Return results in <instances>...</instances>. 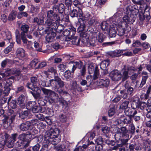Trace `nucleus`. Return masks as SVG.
<instances>
[{
  "label": "nucleus",
  "instance_id": "nucleus-23",
  "mask_svg": "<svg viewBox=\"0 0 151 151\" xmlns=\"http://www.w3.org/2000/svg\"><path fill=\"white\" fill-rule=\"evenodd\" d=\"M69 64H73L72 71L73 72L76 68H78L81 69V68L84 66L83 63L81 61H78L76 62H70Z\"/></svg>",
  "mask_w": 151,
  "mask_h": 151
},
{
  "label": "nucleus",
  "instance_id": "nucleus-21",
  "mask_svg": "<svg viewBox=\"0 0 151 151\" xmlns=\"http://www.w3.org/2000/svg\"><path fill=\"white\" fill-rule=\"evenodd\" d=\"M78 23L79 24V26L77 30L78 32H80V34L81 37H82L83 38L86 35L85 34H83V32L86 27L85 23L83 21H81L79 20H78Z\"/></svg>",
  "mask_w": 151,
  "mask_h": 151
},
{
  "label": "nucleus",
  "instance_id": "nucleus-24",
  "mask_svg": "<svg viewBox=\"0 0 151 151\" xmlns=\"http://www.w3.org/2000/svg\"><path fill=\"white\" fill-rule=\"evenodd\" d=\"M30 123L27 121L25 123H22L19 126L20 129L22 131H26L28 130H32V127Z\"/></svg>",
  "mask_w": 151,
  "mask_h": 151
},
{
  "label": "nucleus",
  "instance_id": "nucleus-42",
  "mask_svg": "<svg viewBox=\"0 0 151 151\" xmlns=\"http://www.w3.org/2000/svg\"><path fill=\"white\" fill-rule=\"evenodd\" d=\"M95 136V134L94 132H88L85 137V138L87 139L88 138V141L89 142L90 140L93 139Z\"/></svg>",
  "mask_w": 151,
  "mask_h": 151
},
{
  "label": "nucleus",
  "instance_id": "nucleus-12",
  "mask_svg": "<svg viewBox=\"0 0 151 151\" xmlns=\"http://www.w3.org/2000/svg\"><path fill=\"white\" fill-rule=\"evenodd\" d=\"M136 70L137 69L133 67H130L125 69L123 74L122 81H124L128 78V73L130 75Z\"/></svg>",
  "mask_w": 151,
  "mask_h": 151
},
{
  "label": "nucleus",
  "instance_id": "nucleus-10",
  "mask_svg": "<svg viewBox=\"0 0 151 151\" xmlns=\"http://www.w3.org/2000/svg\"><path fill=\"white\" fill-rule=\"evenodd\" d=\"M126 15L123 17L122 18L123 21H122V20L119 18H118L116 20L117 21V20H118L120 19L121 20L122 22H124L126 24H126H132L135 20V17L131 15L127 14H126Z\"/></svg>",
  "mask_w": 151,
  "mask_h": 151
},
{
  "label": "nucleus",
  "instance_id": "nucleus-50",
  "mask_svg": "<svg viewBox=\"0 0 151 151\" xmlns=\"http://www.w3.org/2000/svg\"><path fill=\"white\" fill-rule=\"evenodd\" d=\"M123 51L122 50H115L112 52L111 54L112 56L119 57L123 53Z\"/></svg>",
  "mask_w": 151,
  "mask_h": 151
},
{
  "label": "nucleus",
  "instance_id": "nucleus-32",
  "mask_svg": "<svg viewBox=\"0 0 151 151\" xmlns=\"http://www.w3.org/2000/svg\"><path fill=\"white\" fill-rule=\"evenodd\" d=\"M147 74V73L145 71H143L142 73V74L145 76H142V79L140 85V87H142L145 84L147 79L148 77Z\"/></svg>",
  "mask_w": 151,
  "mask_h": 151
},
{
  "label": "nucleus",
  "instance_id": "nucleus-46",
  "mask_svg": "<svg viewBox=\"0 0 151 151\" xmlns=\"http://www.w3.org/2000/svg\"><path fill=\"white\" fill-rule=\"evenodd\" d=\"M64 76L65 78L68 81L72 77L73 75L71 74L70 70H66L64 73Z\"/></svg>",
  "mask_w": 151,
  "mask_h": 151
},
{
  "label": "nucleus",
  "instance_id": "nucleus-61",
  "mask_svg": "<svg viewBox=\"0 0 151 151\" xmlns=\"http://www.w3.org/2000/svg\"><path fill=\"white\" fill-rule=\"evenodd\" d=\"M11 74H16L17 75H19L20 73V70L16 68H12L10 70Z\"/></svg>",
  "mask_w": 151,
  "mask_h": 151
},
{
  "label": "nucleus",
  "instance_id": "nucleus-16",
  "mask_svg": "<svg viewBox=\"0 0 151 151\" xmlns=\"http://www.w3.org/2000/svg\"><path fill=\"white\" fill-rule=\"evenodd\" d=\"M79 13L80 18L78 20L83 21L84 22L88 20L91 16L89 13L88 12H85L83 14L82 11L81 9H80L79 10Z\"/></svg>",
  "mask_w": 151,
  "mask_h": 151
},
{
  "label": "nucleus",
  "instance_id": "nucleus-27",
  "mask_svg": "<svg viewBox=\"0 0 151 151\" xmlns=\"http://www.w3.org/2000/svg\"><path fill=\"white\" fill-rule=\"evenodd\" d=\"M116 27L114 24H113L112 27H111L107 32L105 33L108 34L111 37H114L116 35V32L115 28Z\"/></svg>",
  "mask_w": 151,
  "mask_h": 151
},
{
  "label": "nucleus",
  "instance_id": "nucleus-57",
  "mask_svg": "<svg viewBox=\"0 0 151 151\" xmlns=\"http://www.w3.org/2000/svg\"><path fill=\"white\" fill-rule=\"evenodd\" d=\"M65 4L68 8V10L71 9V6L72 4V0H65Z\"/></svg>",
  "mask_w": 151,
  "mask_h": 151
},
{
  "label": "nucleus",
  "instance_id": "nucleus-48",
  "mask_svg": "<svg viewBox=\"0 0 151 151\" xmlns=\"http://www.w3.org/2000/svg\"><path fill=\"white\" fill-rule=\"evenodd\" d=\"M29 122L30 123V125L32 127V129H33V126H37V127L39 122L38 120L36 119H32Z\"/></svg>",
  "mask_w": 151,
  "mask_h": 151
},
{
  "label": "nucleus",
  "instance_id": "nucleus-47",
  "mask_svg": "<svg viewBox=\"0 0 151 151\" xmlns=\"http://www.w3.org/2000/svg\"><path fill=\"white\" fill-rule=\"evenodd\" d=\"M14 43V42L10 43L9 45L5 49L4 52L6 54H7L12 51Z\"/></svg>",
  "mask_w": 151,
  "mask_h": 151
},
{
  "label": "nucleus",
  "instance_id": "nucleus-15",
  "mask_svg": "<svg viewBox=\"0 0 151 151\" xmlns=\"http://www.w3.org/2000/svg\"><path fill=\"white\" fill-rule=\"evenodd\" d=\"M4 93L6 95H8L10 90V87L12 85V81L9 79H8L4 81Z\"/></svg>",
  "mask_w": 151,
  "mask_h": 151
},
{
  "label": "nucleus",
  "instance_id": "nucleus-3",
  "mask_svg": "<svg viewBox=\"0 0 151 151\" xmlns=\"http://www.w3.org/2000/svg\"><path fill=\"white\" fill-rule=\"evenodd\" d=\"M41 90L45 95V98L50 103L52 104L55 101V98L58 96V95L53 91L45 88H42Z\"/></svg>",
  "mask_w": 151,
  "mask_h": 151
},
{
  "label": "nucleus",
  "instance_id": "nucleus-1",
  "mask_svg": "<svg viewBox=\"0 0 151 151\" xmlns=\"http://www.w3.org/2000/svg\"><path fill=\"white\" fill-rule=\"evenodd\" d=\"M38 140L43 144L40 151H48V145L51 144L55 145L60 141L58 137V134L52 128L46 132L44 137L42 135L39 136Z\"/></svg>",
  "mask_w": 151,
  "mask_h": 151
},
{
  "label": "nucleus",
  "instance_id": "nucleus-7",
  "mask_svg": "<svg viewBox=\"0 0 151 151\" xmlns=\"http://www.w3.org/2000/svg\"><path fill=\"white\" fill-rule=\"evenodd\" d=\"M47 71L53 73L54 75V79H53V80H55L60 85L62 86H63V81L58 76L55 67H53L51 66H49L48 68Z\"/></svg>",
  "mask_w": 151,
  "mask_h": 151
},
{
  "label": "nucleus",
  "instance_id": "nucleus-52",
  "mask_svg": "<svg viewBox=\"0 0 151 151\" xmlns=\"http://www.w3.org/2000/svg\"><path fill=\"white\" fill-rule=\"evenodd\" d=\"M87 147V146L86 145H84L82 146H80L76 148L73 151H85Z\"/></svg>",
  "mask_w": 151,
  "mask_h": 151
},
{
  "label": "nucleus",
  "instance_id": "nucleus-41",
  "mask_svg": "<svg viewBox=\"0 0 151 151\" xmlns=\"http://www.w3.org/2000/svg\"><path fill=\"white\" fill-rule=\"evenodd\" d=\"M129 101H125L121 105V108L122 109H124V112L126 114H128L127 109L128 108Z\"/></svg>",
  "mask_w": 151,
  "mask_h": 151
},
{
  "label": "nucleus",
  "instance_id": "nucleus-9",
  "mask_svg": "<svg viewBox=\"0 0 151 151\" xmlns=\"http://www.w3.org/2000/svg\"><path fill=\"white\" fill-rule=\"evenodd\" d=\"M128 133V130L125 127H122L121 128H117L115 136L116 137L119 136L120 137L129 138V136Z\"/></svg>",
  "mask_w": 151,
  "mask_h": 151
},
{
  "label": "nucleus",
  "instance_id": "nucleus-40",
  "mask_svg": "<svg viewBox=\"0 0 151 151\" xmlns=\"http://www.w3.org/2000/svg\"><path fill=\"white\" fill-rule=\"evenodd\" d=\"M9 137V135L6 133H3L0 137V141L4 142L6 144V142L8 141V138Z\"/></svg>",
  "mask_w": 151,
  "mask_h": 151
},
{
  "label": "nucleus",
  "instance_id": "nucleus-20",
  "mask_svg": "<svg viewBox=\"0 0 151 151\" xmlns=\"http://www.w3.org/2000/svg\"><path fill=\"white\" fill-rule=\"evenodd\" d=\"M17 136V134L14 133L12 134L10 137L9 136L7 145L9 148H12L13 146L14 143L16 141Z\"/></svg>",
  "mask_w": 151,
  "mask_h": 151
},
{
  "label": "nucleus",
  "instance_id": "nucleus-30",
  "mask_svg": "<svg viewBox=\"0 0 151 151\" xmlns=\"http://www.w3.org/2000/svg\"><path fill=\"white\" fill-rule=\"evenodd\" d=\"M61 20H60L58 22H56L57 24V25L55 26L54 29L52 30L53 31H55V32H60L64 29V26L63 25L61 24H60V22Z\"/></svg>",
  "mask_w": 151,
  "mask_h": 151
},
{
  "label": "nucleus",
  "instance_id": "nucleus-25",
  "mask_svg": "<svg viewBox=\"0 0 151 151\" xmlns=\"http://www.w3.org/2000/svg\"><path fill=\"white\" fill-rule=\"evenodd\" d=\"M110 80L108 79H99L98 81L97 84L98 86L101 87H107L109 84Z\"/></svg>",
  "mask_w": 151,
  "mask_h": 151
},
{
  "label": "nucleus",
  "instance_id": "nucleus-8",
  "mask_svg": "<svg viewBox=\"0 0 151 151\" xmlns=\"http://www.w3.org/2000/svg\"><path fill=\"white\" fill-rule=\"evenodd\" d=\"M76 32V29L74 27H71L68 29L65 30L63 32V35L64 36H68V38L72 40H77V36H75L74 35Z\"/></svg>",
  "mask_w": 151,
  "mask_h": 151
},
{
  "label": "nucleus",
  "instance_id": "nucleus-34",
  "mask_svg": "<svg viewBox=\"0 0 151 151\" xmlns=\"http://www.w3.org/2000/svg\"><path fill=\"white\" fill-rule=\"evenodd\" d=\"M80 9H78V12H77V10L75 9H73L72 10H71V9H70L68 10V12L70 14V16L72 17H79V10Z\"/></svg>",
  "mask_w": 151,
  "mask_h": 151
},
{
  "label": "nucleus",
  "instance_id": "nucleus-64",
  "mask_svg": "<svg viewBox=\"0 0 151 151\" xmlns=\"http://www.w3.org/2000/svg\"><path fill=\"white\" fill-rule=\"evenodd\" d=\"M27 15L28 14L26 12H20L18 13L17 17L18 18L20 19L22 17H27Z\"/></svg>",
  "mask_w": 151,
  "mask_h": 151
},
{
  "label": "nucleus",
  "instance_id": "nucleus-33",
  "mask_svg": "<svg viewBox=\"0 0 151 151\" xmlns=\"http://www.w3.org/2000/svg\"><path fill=\"white\" fill-rule=\"evenodd\" d=\"M100 27L103 30L106 31V32H107L111 27V26L109 25L106 22L104 21L101 24Z\"/></svg>",
  "mask_w": 151,
  "mask_h": 151
},
{
  "label": "nucleus",
  "instance_id": "nucleus-55",
  "mask_svg": "<svg viewBox=\"0 0 151 151\" xmlns=\"http://www.w3.org/2000/svg\"><path fill=\"white\" fill-rule=\"evenodd\" d=\"M28 112L27 111H22L19 113V116L22 119H24L27 117L28 115Z\"/></svg>",
  "mask_w": 151,
  "mask_h": 151
},
{
  "label": "nucleus",
  "instance_id": "nucleus-18",
  "mask_svg": "<svg viewBox=\"0 0 151 151\" xmlns=\"http://www.w3.org/2000/svg\"><path fill=\"white\" fill-rule=\"evenodd\" d=\"M26 134L24 133L20 134L18 137L19 141L17 142V143L19 146H22L24 147H26L28 146V145L26 143V144L24 142H26Z\"/></svg>",
  "mask_w": 151,
  "mask_h": 151
},
{
  "label": "nucleus",
  "instance_id": "nucleus-5",
  "mask_svg": "<svg viewBox=\"0 0 151 151\" xmlns=\"http://www.w3.org/2000/svg\"><path fill=\"white\" fill-rule=\"evenodd\" d=\"M15 116L13 110L10 111L8 113L7 116L5 115L2 120L4 125L6 127L10 126L14 120Z\"/></svg>",
  "mask_w": 151,
  "mask_h": 151
},
{
  "label": "nucleus",
  "instance_id": "nucleus-62",
  "mask_svg": "<svg viewBox=\"0 0 151 151\" xmlns=\"http://www.w3.org/2000/svg\"><path fill=\"white\" fill-rule=\"evenodd\" d=\"M35 103L34 102L32 101L29 102L26 105L27 109L29 110H31Z\"/></svg>",
  "mask_w": 151,
  "mask_h": 151
},
{
  "label": "nucleus",
  "instance_id": "nucleus-4",
  "mask_svg": "<svg viewBox=\"0 0 151 151\" xmlns=\"http://www.w3.org/2000/svg\"><path fill=\"white\" fill-rule=\"evenodd\" d=\"M113 23L115 24L117 29L118 35L119 36L123 35L125 32L124 27L126 26V24L124 22H122L120 19L117 20V21L115 20Z\"/></svg>",
  "mask_w": 151,
  "mask_h": 151
},
{
  "label": "nucleus",
  "instance_id": "nucleus-37",
  "mask_svg": "<svg viewBox=\"0 0 151 151\" xmlns=\"http://www.w3.org/2000/svg\"><path fill=\"white\" fill-rule=\"evenodd\" d=\"M77 40H72V41L73 44L77 45H83V44H84L85 43V41H86V40H85L84 39H83V40H81H81H80L78 38V37L77 36Z\"/></svg>",
  "mask_w": 151,
  "mask_h": 151
},
{
  "label": "nucleus",
  "instance_id": "nucleus-51",
  "mask_svg": "<svg viewBox=\"0 0 151 151\" xmlns=\"http://www.w3.org/2000/svg\"><path fill=\"white\" fill-rule=\"evenodd\" d=\"M16 15L15 11H12L10 14L8 19L9 20L12 21L15 19Z\"/></svg>",
  "mask_w": 151,
  "mask_h": 151
},
{
  "label": "nucleus",
  "instance_id": "nucleus-56",
  "mask_svg": "<svg viewBox=\"0 0 151 151\" xmlns=\"http://www.w3.org/2000/svg\"><path fill=\"white\" fill-rule=\"evenodd\" d=\"M25 33V32H22L20 35L21 38L24 44H26L27 42V40L26 38Z\"/></svg>",
  "mask_w": 151,
  "mask_h": 151
},
{
  "label": "nucleus",
  "instance_id": "nucleus-54",
  "mask_svg": "<svg viewBox=\"0 0 151 151\" xmlns=\"http://www.w3.org/2000/svg\"><path fill=\"white\" fill-rule=\"evenodd\" d=\"M88 20V26H92L96 24V21L95 18L94 17H92Z\"/></svg>",
  "mask_w": 151,
  "mask_h": 151
},
{
  "label": "nucleus",
  "instance_id": "nucleus-45",
  "mask_svg": "<svg viewBox=\"0 0 151 151\" xmlns=\"http://www.w3.org/2000/svg\"><path fill=\"white\" fill-rule=\"evenodd\" d=\"M99 76V73L98 69V67L96 66L95 68L94 73L93 75V78L94 80L97 79Z\"/></svg>",
  "mask_w": 151,
  "mask_h": 151
},
{
  "label": "nucleus",
  "instance_id": "nucleus-49",
  "mask_svg": "<svg viewBox=\"0 0 151 151\" xmlns=\"http://www.w3.org/2000/svg\"><path fill=\"white\" fill-rule=\"evenodd\" d=\"M5 35L6 38L5 41H7V42H9L11 39V35L10 32L7 31L5 32Z\"/></svg>",
  "mask_w": 151,
  "mask_h": 151
},
{
  "label": "nucleus",
  "instance_id": "nucleus-2",
  "mask_svg": "<svg viewBox=\"0 0 151 151\" xmlns=\"http://www.w3.org/2000/svg\"><path fill=\"white\" fill-rule=\"evenodd\" d=\"M30 80L32 84L27 83V84L26 86L29 89L33 91L34 94L39 95L41 91L38 87L39 86L38 79L36 76H35L32 77Z\"/></svg>",
  "mask_w": 151,
  "mask_h": 151
},
{
  "label": "nucleus",
  "instance_id": "nucleus-36",
  "mask_svg": "<svg viewBox=\"0 0 151 151\" xmlns=\"http://www.w3.org/2000/svg\"><path fill=\"white\" fill-rule=\"evenodd\" d=\"M63 83H64V85L62 87H59L58 88V89H56L55 88H53L54 89V90H55V91L58 92L60 95H65L68 96V95H69V93L67 91H64L63 90H61L60 91L59 90V89L60 88H62L64 87V86H65V83L64 81H63Z\"/></svg>",
  "mask_w": 151,
  "mask_h": 151
},
{
  "label": "nucleus",
  "instance_id": "nucleus-17",
  "mask_svg": "<svg viewBox=\"0 0 151 151\" xmlns=\"http://www.w3.org/2000/svg\"><path fill=\"white\" fill-rule=\"evenodd\" d=\"M138 12V10L137 9L132 7L131 6H129L127 7L125 10H124V12L126 14L131 15L133 16V15H137Z\"/></svg>",
  "mask_w": 151,
  "mask_h": 151
},
{
  "label": "nucleus",
  "instance_id": "nucleus-6",
  "mask_svg": "<svg viewBox=\"0 0 151 151\" xmlns=\"http://www.w3.org/2000/svg\"><path fill=\"white\" fill-rule=\"evenodd\" d=\"M39 86L46 87L51 86L53 88H55L56 89H58L59 87H63L58 84L56 81L53 80V79H51L46 82L41 80L39 81Z\"/></svg>",
  "mask_w": 151,
  "mask_h": 151
},
{
  "label": "nucleus",
  "instance_id": "nucleus-53",
  "mask_svg": "<svg viewBox=\"0 0 151 151\" xmlns=\"http://www.w3.org/2000/svg\"><path fill=\"white\" fill-rule=\"evenodd\" d=\"M94 65L92 64L91 63L88 65V72L89 74H91L93 72V71H94L95 70Z\"/></svg>",
  "mask_w": 151,
  "mask_h": 151
},
{
  "label": "nucleus",
  "instance_id": "nucleus-59",
  "mask_svg": "<svg viewBox=\"0 0 151 151\" xmlns=\"http://www.w3.org/2000/svg\"><path fill=\"white\" fill-rule=\"evenodd\" d=\"M11 74L10 70L6 71L4 73H0V75L2 76L3 78L10 76Z\"/></svg>",
  "mask_w": 151,
  "mask_h": 151
},
{
  "label": "nucleus",
  "instance_id": "nucleus-19",
  "mask_svg": "<svg viewBox=\"0 0 151 151\" xmlns=\"http://www.w3.org/2000/svg\"><path fill=\"white\" fill-rule=\"evenodd\" d=\"M47 19H55V22H58L61 20L60 17L57 14H55L52 10H49L47 12Z\"/></svg>",
  "mask_w": 151,
  "mask_h": 151
},
{
  "label": "nucleus",
  "instance_id": "nucleus-31",
  "mask_svg": "<svg viewBox=\"0 0 151 151\" xmlns=\"http://www.w3.org/2000/svg\"><path fill=\"white\" fill-rule=\"evenodd\" d=\"M119 121V119L117 120V122L118 124L119 123H121L122 122H123V123L124 124H131L132 123L131 118L129 116L126 117L123 120H120V122Z\"/></svg>",
  "mask_w": 151,
  "mask_h": 151
},
{
  "label": "nucleus",
  "instance_id": "nucleus-14",
  "mask_svg": "<svg viewBox=\"0 0 151 151\" xmlns=\"http://www.w3.org/2000/svg\"><path fill=\"white\" fill-rule=\"evenodd\" d=\"M45 31L46 34L47 35L46 37V41L48 42H52L56 35L55 32L52 30L50 31L48 29H46Z\"/></svg>",
  "mask_w": 151,
  "mask_h": 151
},
{
  "label": "nucleus",
  "instance_id": "nucleus-13",
  "mask_svg": "<svg viewBox=\"0 0 151 151\" xmlns=\"http://www.w3.org/2000/svg\"><path fill=\"white\" fill-rule=\"evenodd\" d=\"M45 26L47 27L46 29H48L49 30H52L55 26H56L57 24L55 22V19H47L45 21Z\"/></svg>",
  "mask_w": 151,
  "mask_h": 151
},
{
  "label": "nucleus",
  "instance_id": "nucleus-22",
  "mask_svg": "<svg viewBox=\"0 0 151 151\" xmlns=\"http://www.w3.org/2000/svg\"><path fill=\"white\" fill-rule=\"evenodd\" d=\"M64 10L65 6L64 4H60L58 7L59 13L57 14L58 16H59L61 20H62L64 18V16L66 15L64 12Z\"/></svg>",
  "mask_w": 151,
  "mask_h": 151
},
{
  "label": "nucleus",
  "instance_id": "nucleus-29",
  "mask_svg": "<svg viewBox=\"0 0 151 151\" xmlns=\"http://www.w3.org/2000/svg\"><path fill=\"white\" fill-rule=\"evenodd\" d=\"M17 55L20 58H24L26 54L24 50L22 48H19L16 51Z\"/></svg>",
  "mask_w": 151,
  "mask_h": 151
},
{
  "label": "nucleus",
  "instance_id": "nucleus-58",
  "mask_svg": "<svg viewBox=\"0 0 151 151\" xmlns=\"http://www.w3.org/2000/svg\"><path fill=\"white\" fill-rule=\"evenodd\" d=\"M12 62V60L6 59L2 62L1 63V65L2 67L4 68L6 64L8 63H10Z\"/></svg>",
  "mask_w": 151,
  "mask_h": 151
},
{
  "label": "nucleus",
  "instance_id": "nucleus-35",
  "mask_svg": "<svg viewBox=\"0 0 151 151\" xmlns=\"http://www.w3.org/2000/svg\"><path fill=\"white\" fill-rule=\"evenodd\" d=\"M32 111L33 113H37L38 112H43L44 111V109L39 106H34L32 107Z\"/></svg>",
  "mask_w": 151,
  "mask_h": 151
},
{
  "label": "nucleus",
  "instance_id": "nucleus-60",
  "mask_svg": "<svg viewBox=\"0 0 151 151\" xmlns=\"http://www.w3.org/2000/svg\"><path fill=\"white\" fill-rule=\"evenodd\" d=\"M29 27L27 25L25 24L22 25L21 27L22 32L27 33L28 31Z\"/></svg>",
  "mask_w": 151,
  "mask_h": 151
},
{
  "label": "nucleus",
  "instance_id": "nucleus-28",
  "mask_svg": "<svg viewBox=\"0 0 151 151\" xmlns=\"http://www.w3.org/2000/svg\"><path fill=\"white\" fill-rule=\"evenodd\" d=\"M17 103L22 108H24L25 105V98L24 96L21 95L18 98Z\"/></svg>",
  "mask_w": 151,
  "mask_h": 151
},
{
  "label": "nucleus",
  "instance_id": "nucleus-39",
  "mask_svg": "<svg viewBox=\"0 0 151 151\" xmlns=\"http://www.w3.org/2000/svg\"><path fill=\"white\" fill-rule=\"evenodd\" d=\"M110 145L113 146L112 147H109L111 149L116 150L119 147V141L116 142L114 140H111V145Z\"/></svg>",
  "mask_w": 151,
  "mask_h": 151
},
{
  "label": "nucleus",
  "instance_id": "nucleus-43",
  "mask_svg": "<svg viewBox=\"0 0 151 151\" xmlns=\"http://www.w3.org/2000/svg\"><path fill=\"white\" fill-rule=\"evenodd\" d=\"M57 101L59 102L60 104H61L62 106H64L65 107H67L68 104V102L64 100L62 97H59L57 99Z\"/></svg>",
  "mask_w": 151,
  "mask_h": 151
},
{
  "label": "nucleus",
  "instance_id": "nucleus-63",
  "mask_svg": "<svg viewBox=\"0 0 151 151\" xmlns=\"http://www.w3.org/2000/svg\"><path fill=\"white\" fill-rule=\"evenodd\" d=\"M38 62V59H35L31 61L29 64V65L32 68L34 67Z\"/></svg>",
  "mask_w": 151,
  "mask_h": 151
},
{
  "label": "nucleus",
  "instance_id": "nucleus-38",
  "mask_svg": "<svg viewBox=\"0 0 151 151\" xmlns=\"http://www.w3.org/2000/svg\"><path fill=\"white\" fill-rule=\"evenodd\" d=\"M109 63V60L106 59L103 61L100 64L101 68L103 70H105Z\"/></svg>",
  "mask_w": 151,
  "mask_h": 151
},
{
  "label": "nucleus",
  "instance_id": "nucleus-44",
  "mask_svg": "<svg viewBox=\"0 0 151 151\" xmlns=\"http://www.w3.org/2000/svg\"><path fill=\"white\" fill-rule=\"evenodd\" d=\"M143 147L145 151H151V145L148 142H144Z\"/></svg>",
  "mask_w": 151,
  "mask_h": 151
},
{
  "label": "nucleus",
  "instance_id": "nucleus-26",
  "mask_svg": "<svg viewBox=\"0 0 151 151\" xmlns=\"http://www.w3.org/2000/svg\"><path fill=\"white\" fill-rule=\"evenodd\" d=\"M93 37L96 38L97 41L99 43H101L104 41V37L103 34L98 32L93 34Z\"/></svg>",
  "mask_w": 151,
  "mask_h": 151
},
{
  "label": "nucleus",
  "instance_id": "nucleus-11",
  "mask_svg": "<svg viewBox=\"0 0 151 151\" xmlns=\"http://www.w3.org/2000/svg\"><path fill=\"white\" fill-rule=\"evenodd\" d=\"M109 76L112 80L115 81H119L122 77L120 72L117 70L111 71L109 74Z\"/></svg>",
  "mask_w": 151,
  "mask_h": 151
}]
</instances>
